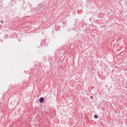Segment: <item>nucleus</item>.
Wrapping results in <instances>:
<instances>
[{
	"label": "nucleus",
	"mask_w": 127,
	"mask_h": 127,
	"mask_svg": "<svg viewBox=\"0 0 127 127\" xmlns=\"http://www.w3.org/2000/svg\"><path fill=\"white\" fill-rule=\"evenodd\" d=\"M39 102L40 103H43V102H44V97H41L40 99H39Z\"/></svg>",
	"instance_id": "obj_1"
},
{
	"label": "nucleus",
	"mask_w": 127,
	"mask_h": 127,
	"mask_svg": "<svg viewBox=\"0 0 127 127\" xmlns=\"http://www.w3.org/2000/svg\"><path fill=\"white\" fill-rule=\"evenodd\" d=\"M98 116L95 114V115H94V119H98Z\"/></svg>",
	"instance_id": "obj_2"
},
{
	"label": "nucleus",
	"mask_w": 127,
	"mask_h": 127,
	"mask_svg": "<svg viewBox=\"0 0 127 127\" xmlns=\"http://www.w3.org/2000/svg\"><path fill=\"white\" fill-rule=\"evenodd\" d=\"M90 99H94V97H93V96H90Z\"/></svg>",
	"instance_id": "obj_3"
},
{
	"label": "nucleus",
	"mask_w": 127,
	"mask_h": 127,
	"mask_svg": "<svg viewBox=\"0 0 127 127\" xmlns=\"http://www.w3.org/2000/svg\"><path fill=\"white\" fill-rule=\"evenodd\" d=\"M11 1H12V2H13V1H15V0H11Z\"/></svg>",
	"instance_id": "obj_4"
},
{
	"label": "nucleus",
	"mask_w": 127,
	"mask_h": 127,
	"mask_svg": "<svg viewBox=\"0 0 127 127\" xmlns=\"http://www.w3.org/2000/svg\"><path fill=\"white\" fill-rule=\"evenodd\" d=\"M1 23L2 24L3 23V21H1Z\"/></svg>",
	"instance_id": "obj_5"
},
{
	"label": "nucleus",
	"mask_w": 127,
	"mask_h": 127,
	"mask_svg": "<svg viewBox=\"0 0 127 127\" xmlns=\"http://www.w3.org/2000/svg\"><path fill=\"white\" fill-rule=\"evenodd\" d=\"M48 45V43H46L45 44V45Z\"/></svg>",
	"instance_id": "obj_6"
},
{
	"label": "nucleus",
	"mask_w": 127,
	"mask_h": 127,
	"mask_svg": "<svg viewBox=\"0 0 127 127\" xmlns=\"http://www.w3.org/2000/svg\"><path fill=\"white\" fill-rule=\"evenodd\" d=\"M105 87H108V85H105Z\"/></svg>",
	"instance_id": "obj_7"
},
{
	"label": "nucleus",
	"mask_w": 127,
	"mask_h": 127,
	"mask_svg": "<svg viewBox=\"0 0 127 127\" xmlns=\"http://www.w3.org/2000/svg\"><path fill=\"white\" fill-rule=\"evenodd\" d=\"M108 91H110V88L108 89Z\"/></svg>",
	"instance_id": "obj_8"
},
{
	"label": "nucleus",
	"mask_w": 127,
	"mask_h": 127,
	"mask_svg": "<svg viewBox=\"0 0 127 127\" xmlns=\"http://www.w3.org/2000/svg\"><path fill=\"white\" fill-rule=\"evenodd\" d=\"M89 20L91 21V19H89Z\"/></svg>",
	"instance_id": "obj_9"
}]
</instances>
